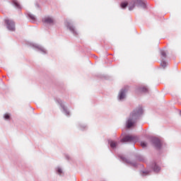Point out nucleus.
I'll use <instances>...</instances> for the list:
<instances>
[{
  "label": "nucleus",
  "mask_w": 181,
  "mask_h": 181,
  "mask_svg": "<svg viewBox=\"0 0 181 181\" xmlns=\"http://www.w3.org/2000/svg\"><path fill=\"white\" fill-rule=\"evenodd\" d=\"M141 146H142V148H146V144L144 141H141Z\"/></svg>",
  "instance_id": "obj_13"
},
{
  "label": "nucleus",
  "mask_w": 181,
  "mask_h": 181,
  "mask_svg": "<svg viewBox=\"0 0 181 181\" xmlns=\"http://www.w3.org/2000/svg\"><path fill=\"white\" fill-rule=\"evenodd\" d=\"M14 5H15L17 8H20V6H19L18 3L16 2V1H14Z\"/></svg>",
  "instance_id": "obj_17"
},
{
  "label": "nucleus",
  "mask_w": 181,
  "mask_h": 181,
  "mask_svg": "<svg viewBox=\"0 0 181 181\" xmlns=\"http://www.w3.org/2000/svg\"><path fill=\"white\" fill-rule=\"evenodd\" d=\"M136 3L138 8H143V9H145V8H146V4L145 3V1H144V0H136Z\"/></svg>",
  "instance_id": "obj_4"
},
{
  "label": "nucleus",
  "mask_w": 181,
  "mask_h": 181,
  "mask_svg": "<svg viewBox=\"0 0 181 181\" xmlns=\"http://www.w3.org/2000/svg\"><path fill=\"white\" fill-rule=\"evenodd\" d=\"M134 8H135V4H133L132 6L129 7V11H132V9H134Z\"/></svg>",
  "instance_id": "obj_18"
},
{
  "label": "nucleus",
  "mask_w": 181,
  "mask_h": 181,
  "mask_svg": "<svg viewBox=\"0 0 181 181\" xmlns=\"http://www.w3.org/2000/svg\"><path fill=\"white\" fill-rule=\"evenodd\" d=\"M42 22L44 23H49V25H52V23H54V20H53V18L51 17H45L42 18Z\"/></svg>",
  "instance_id": "obj_6"
},
{
  "label": "nucleus",
  "mask_w": 181,
  "mask_h": 181,
  "mask_svg": "<svg viewBox=\"0 0 181 181\" xmlns=\"http://www.w3.org/2000/svg\"><path fill=\"white\" fill-rule=\"evenodd\" d=\"M68 28L71 30V32H73L74 33V27H73L70 25H68Z\"/></svg>",
  "instance_id": "obj_11"
},
{
  "label": "nucleus",
  "mask_w": 181,
  "mask_h": 181,
  "mask_svg": "<svg viewBox=\"0 0 181 181\" xmlns=\"http://www.w3.org/2000/svg\"><path fill=\"white\" fill-rule=\"evenodd\" d=\"M154 172H159L160 170V167L156 165V164L153 167Z\"/></svg>",
  "instance_id": "obj_9"
},
{
  "label": "nucleus",
  "mask_w": 181,
  "mask_h": 181,
  "mask_svg": "<svg viewBox=\"0 0 181 181\" xmlns=\"http://www.w3.org/2000/svg\"><path fill=\"white\" fill-rule=\"evenodd\" d=\"M141 91L146 93V91H148V88H146V87H144L143 88H141Z\"/></svg>",
  "instance_id": "obj_16"
},
{
  "label": "nucleus",
  "mask_w": 181,
  "mask_h": 181,
  "mask_svg": "<svg viewBox=\"0 0 181 181\" xmlns=\"http://www.w3.org/2000/svg\"><path fill=\"white\" fill-rule=\"evenodd\" d=\"M4 118H5V119H9V118H10L9 114H5Z\"/></svg>",
  "instance_id": "obj_14"
},
{
  "label": "nucleus",
  "mask_w": 181,
  "mask_h": 181,
  "mask_svg": "<svg viewBox=\"0 0 181 181\" xmlns=\"http://www.w3.org/2000/svg\"><path fill=\"white\" fill-rule=\"evenodd\" d=\"M152 142L156 148H159L162 146V143H160V140H159V139L154 138L153 139Z\"/></svg>",
  "instance_id": "obj_5"
},
{
  "label": "nucleus",
  "mask_w": 181,
  "mask_h": 181,
  "mask_svg": "<svg viewBox=\"0 0 181 181\" xmlns=\"http://www.w3.org/2000/svg\"><path fill=\"white\" fill-rule=\"evenodd\" d=\"M58 173H59V175H60V173H62V169H58Z\"/></svg>",
  "instance_id": "obj_19"
},
{
  "label": "nucleus",
  "mask_w": 181,
  "mask_h": 181,
  "mask_svg": "<svg viewBox=\"0 0 181 181\" xmlns=\"http://www.w3.org/2000/svg\"><path fill=\"white\" fill-rule=\"evenodd\" d=\"M5 23L6 25L7 29H8V30H11L12 32H13V30H15V29H16L15 22L13 21L9 20V19H6Z\"/></svg>",
  "instance_id": "obj_2"
},
{
  "label": "nucleus",
  "mask_w": 181,
  "mask_h": 181,
  "mask_svg": "<svg viewBox=\"0 0 181 181\" xmlns=\"http://www.w3.org/2000/svg\"><path fill=\"white\" fill-rule=\"evenodd\" d=\"M161 66H162V67H163V69H165V68L166 67V62H163L161 63Z\"/></svg>",
  "instance_id": "obj_15"
},
{
  "label": "nucleus",
  "mask_w": 181,
  "mask_h": 181,
  "mask_svg": "<svg viewBox=\"0 0 181 181\" xmlns=\"http://www.w3.org/2000/svg\"><path fill=\"white\" fill-rule=\"evenodd\" d=\"M110 146H111V148H116L117 142H115V141H110Z\"/></svg>",
  "instance_id": "obj_10"
},
{
  "label": "nucleus",
  "mask_w": 181,
  "mask_h": 181,
  "mask_svg": "<svg viewBox=\"0 0 181 181\" xmlns=\"http://www.w3.org/2000/svg\"><path fill=\"white\" fill-rule=\"evenodd\" d=\"M128 91V89H122L119 94V100H124L125 98V93Z\"/></svg>",
  "instance_id": "obj_7"
},
{
  "label": "nucleus",
  "mask_w": 181,
  "mask_h": 181,
  "mask_svg": "<svg viewBox=\"0 0 181 181\" xmlns=\"http://www.w3.org/2000/svg\"><path fill=\"white\" fill-rule=\"evenodd\" d=\"M120 6L121 8H122V9H125V8L128 6V2L127 1L122 2L120 4Z\"/></svg>",
  "instance_id": "obj_8"
},
{
  "label": "nucleus",
  "mask_w": 181,
  "mask_h": 181,
  "mask_svg": "<svg viewBox=\"0 0 181 181\" xmlns=\"http://www.w3.org/2000/svg\"><path fill=\"white\" fill-rule=\"evenodd\" d=\"M142 113V109H139V110H134L130 115L129 119L127 121V128H131L134 127L135 124V121H136V119L138 118V116L139 114Z\"/></svg>",
  "instance_id": "obj_1"
},
{
  "label": "nucleus",
  "mask_w": 181,
  "mask_h": 181,
  "mask_svg": "<svg viewBox=\"0 0 181 181\" xmlns=\"http://www.w3.org/2000/svg\"><path fill=\"white\" fill-rule=\"evenodd\" d=\"M161 56L163 59L166 58V52L165 51L161 52Z\"/></svg>",
  "instance_id": "obj_12"
},
{
  "label": "nucleus",
  "mask_w": 181,
  "mask_h": 181,
  "mask_svg": "<svg viewBox=\"0 0 181 181\" xmlns=\"http://www.w3.org/2000/svg\"><path fill=\"white\" fill-rule=\"evenodd\" d=\"M138 139V138L135 136H126L124 137L121 142H135Z\"/></svg>",
  "instance_id": "obj_3"
}]
</instances>
